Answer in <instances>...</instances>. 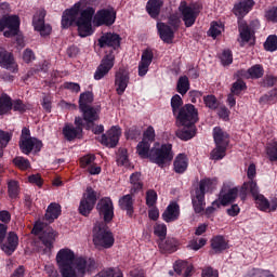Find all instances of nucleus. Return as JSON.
Instances as JSON below:
<instances>
[{"label": "nucleus", "mask_w": 277, "mask_h": 277, "mask_svg": "<svg viewBox=\"0 0 277 277\" xmlns=\"http://www.w3.org/2000/svg\"><path fill=\"white\" fill-rule=\"evenodd\" d=\"M254 198L255 205L260 211L264 213H273L277 209V198H273L271 201L263 195H258Z\"/></svg>", "instance_id": "21"}, {"label": "nucleus", "mask_w": 277, "mask_h": 277, "mask_svg": "<svg viewBox=\"0 0 277 277\" xmlns=\"http://www.w3.org/2000/svg\"><path fill=\"white\" fill-rule=\"evenodd\" d=\"M162 5V0H149L146 5L149 16H151V18H157L159 16V12H161Z\"/></svg>", "instance_id": "34"}, {"label": "nucleus", "mask_w": 277, "mask_h": 277, "mask_svg": "<svg viewBox=\"0 0 277 277\" xmlns=\"http://www.w3.org/2000/svg\"><path fill=\"white\" fill-rule=\"evenodd\" d=\"M174 171L177 174H183L185 170H187V166H189V161L187 160V156L185 154H180L174 160Z\"/></svg>", "instance_id": "35"}, {"label": "nucleus", "mask_w": 277, "mask_h": 277, "mask_svg": "<svg viewBox=\"0 0 277 277\" xmlns=\"http://www.w3.org/2000/svg\"><path fill=\"white\" fill-rule=\"evenodd\" d=\"M53 103V97H51V95H44L43 96V102H42V107L45 111H48V114H51V105Z\"/></svg>", "instance_id": "62"}, {"label": "nucleus", "mask_w": 277, "mask_h": 277, "mask_svg": "<svg viewBox=\"0 0 277 277\" xmlns=\"http://www.w3.org/2000/svg\"><path fill=\"white\" fill-rule=\"evenodd\" d=\"M157 29L160 39L167 44H172V41L174 40V29H172L168 24L161 22L157 24Z\"/></svg>", "instance_id": "25"}, {"label": "nucleus", "mask_w": 277, "mask_h": 277, "mask_svg": "<svg viewBox=\"0 0 277 277\" xmlns=\"http://www.w3.org/2000/svg\"><path fill=\"white\" fill-rule=\"evenodd\" d=\"M97 42L101 49H105V47L109 49L94 72L95 81H101V79L106 77V75H109V70L114 68L116 62L114 51L120 47V36L118 34L106 32L101 36Z\"/></svg>", "instance_id": "3"}, {"label": "nucleus", "mask_w": 277, "mask_h": 277, "mask_svg": "<svg viewBox=\"0 0 277 277\" xmlns=\"http://www.w3.org/2000/svg\"><path fill=\"white\" fill-rule=\"evenodd\" d=\"M146 205L147 207H155L157 205V192L150 189L146 193Z\"/></svg>", "instance_id": "56"}, {"label": "nucleus", "mask_w": 277, "mask_h": 277, "mask_svg": "<svg viewBox=\"0 0 277 277\" xmlns=\"http://www.w3.org/2000/svg\"><path fill=\"white\" fill-rule=\"evenodd\" d=\"M211 248L214 254H220V252H224V250H228V241H226L224 236H215L211 240Z\"/></svg>", "instance_id": "33"}, {"label": "nucleus", "mask_w": 277, "mask_h": 277, "mask_svg": "<svg viewBox=\"0 0 277 277\" xmlns=\"http://www.w3.org/2000/svg\"><path fill=\"white\" fill-rule=\"evenodd\" d=\"M239 195V189L237 187L229 188L224 185L219 200L213 201V207H226V205H230V202H235V199Z\"/></svg>", "instance_id": "15"}, {"label": "nucleus", "mask_w": 277, "mask_h": 277, "mask_svg": "<svg viewBox=\"0 0 277 277\" xmlns=\"http://www.w3.org/2000/svg\"><path fill=\"white\" fill-rule=\"evenodd\" d=\"M172 159H174L172 144H156L149 151V160L151 163L159 166V168H163L167 163H170Z\"/></svg>", "instance_id": "7"}, {"label": "nucleus", "mask_w": 277, "mask_h": 277, "mask_svg": "<svg viewBox=\"0 0 277 277\" xmlns=\"http://www.w3.org/2000/svg\"><path fill=\"white\" fill-rule=\"evenodd\" d=\"M196 135V127L195 126H189L185 127L182 130L176 131V137L180 140H183L184 142H187V140H192Z\"/></svg>", "instance_id": "38"}, {"label": "nucleus", "mask_w": 277, "mask_h": 277, "mask_svg": "<svg viewBox=\"0 0 277 277\" xmlns=\"http://www.w3.org/2000/svg\"><path fill=\"white\" fill-rule=\"evenodd\" d=\"M143 142H148L149 144H153L155 142V128L153 126H149L143 133Z\"/></svg>", "instance_id": "54"}, {"label": "nucleus", "mask_w": 277, "mask_h": 277, "mask_svg": "<svg viewBox=\"0 0 277 277\" xmlns=\"http://www.w3.org/2000/svg\"><path fill=\"white\" fill-rule=\"evenodd\" d=\"M203 102L209 109H217V98H215V95L205 96Z\"/></svg>", "instance_id": "57"}, {"label": "nucleus", "mask_w": 277, "mask_h": 277, "mask_svg": "<svg viewBox=\"0 0 277 277\" xmlns=\"http://www.w3.org/2000/svg\"><path fill=\"white\" fill-rule=\"evenodd\" d=\"M55 237H57V233L53 229H48L42 233L39 237L38 242V252H42V254H51V250H53V243H55Z\"/></svg>", "instance_id": "13"}, {"label": "nucleus", "mask_w": 277, "mask_h": 277, "mask_svg": "<svg viewBox=\"0 0 277 277\" xmlns=\"http://www.w3.org/2000/svg\"><path fill=\"white\" fill-rule=\"evenodd\" d=\"M266 155L269 161H277V142L274 141L266 146Z\"/></svg>", "instance_id": "50"}, {"label": "nucleus", "mask_w": 277, "mask_h": 277, "mask_svg": "<svg viewBox=\"0 0 277 277\" xmlns=\"http://www.w3.org/2000/svg\"><path fill=\"white\" fill-rule=\"evenodd\" d=\"M217 186V179H203L199 183V187L192 194V202L195 213H202L207 202L205 201V194L213 192Z\"/></svg>", "instance_id": "4"}, {"label": "nucleus", "mask_w": 277, "mask_h": 277, "mask_svg": "<svg viewBox=\"0 0 277 277\" xmlns=\"http://www.w3.org/2000/svg\"><path fill=\"white\" fill-rule=\"evenodd\" d=\"M248 194L252 195L253 198L255 196L260 195L259 193V185L256 184V181L249 180L248 182H245L240 188V197L242 200H246V196Z\"/></svg>", "instance_id": "28"}, {"label": "nucleus", "mask_w": 277, "mask_h": 277, "mask_svg": "<svg viewBox=\"0 0 277 277\" xmlns=\"http://www.w3.org/2000/svg\"><path fill=\"white\" fill-rule=\"evenodd\" d=\"M0 66L10 72H18V63H16L14 54L4 48H0Z\"/></svg>", "instance_id": "16"}, {"label": "nucleus", "mask_w": 277, "mask_h": 277, "mask_svg": "<svg viewBox=\"0 0 277 277\" xmlns=\"http://www.w3.org/2000/svg\"><path fill=\"white\" fill-rule=\"evenodd\" d=\"M226 148L227 146L216 145V147L210 154V159L214 161H220V159H224V157H226Z\"/></svg>", "instance_id": "44"}, {"label": "nucleus", "mask_w": 277, "mask_h": 277, "mask_svg": "<svg viewBox=\"0 0 277 277\" xmlns=\"http://www.w3.org/2000/svg\"><path fill=\"white\" fill-rule=\"evenodd\" d=\"M242 90H246V83L241 80H238L232 87V94H241Z\"/></svg>", "instance_id": "60"}, {"label": "nucleus", "mask_w": 277, "mask_h": 277, "mask_svg": "<svg viewBox=\"0 0 277 277\" xmlns=\"http://www.w3.org/2000/svg\"><path fill=\"white\" fill-rule=\"evenodd\" d=\"M220 60L223 66H230L233 64V53L229 50H224Z\"/></svg>", "instance_id": "53"}, {"label": "nucleus", "mask_w": 277, "mask_h": 277, "mask_svg": "<svg viewBox=\"0 0 277 277\" xmlns=\"http://www.w3.org/2000/svg\"><path fill=\"white\" fill-rule=\"evenodd\" d=\"M93 243L97 250H109L114 248L116 238L114 233L109 229L104 222L97 223L93 228Z\"/></svg>", "instance_id": "5"}, {"label": "nucleus", "mask_w": 277, "mask_h": 277, "mask_svg": "<svg viewBox=\"0 0 277 277\" xmlns=\"http://www.w3.org/2000/svg\"><path fill=\"white\" fill-rule=\"evenodd\" d=\"M96 0H80L70 9L63 12L62 27L68 29L71 25L78 27V36L80 38H88L94 34L92 28V18H94L95 10L90 5H94Z\"/></svg>", "instance_id": "1"}, {"label": "nucleus", "mask_w": 277, "mask_h": 277, "mask_svg": "<svg viewBox=\"0 0 277 277\" xmlns=\"http://www.w3.org/2000/svg\"><path fill=\"white\" fill-rule=\"evenodd\" d=\"M189 91V78L187 76L180 77L177 81V92L182 95Z\"/></svg>", "instance_id": "47"}, {"label": "nucleus", "mask_w": 277, "mask_h": 277, "mask_svg": "<svg viewBox=\"0 0 277 277\" xmlns=\"http://www.w3.org/2000/svg\"><path fill=\"white\" fill-rule=\"evenodd\" d=\"M158 246L163 254H172V252H176V239L174 238H162L158 240Z\"/></svg>", "instance_id": "31"}, {"label": "nucleus", "mask_w": 277, "mask_h": 277, "mask_svg": "<svg viewBox=\"0 0 277 277\" xmlns=\"http://www.w3.org/2000/svg\"><path fill=\"white\" fill-rule=\"evenodd\" d=\"M154 235L159 238V241L166 239V235H168V226L163 223H156L154 225Z\"/></svg>", "instance_id": "46"}, {"label": "nucleus", "mask_w": 277, "mask_h": 277, "mask_svg": "<svg viewBox=\"0 0 277 277\" xmlns=\"http://www.w3.org/2000/svg\"><path fill=\"white\" fill-rule=\"evenodd\" d=\"M116 23V11L113 8L102 9L93 16L94 27H111Z\"/></svg>", "instance_id": "10"}, {"label": "nucleus", "mask_w": 277, "mask_h": 277, "mask_svg": "<svg viewBox=\"0 0 277 277\" xmlns=\"http://www.w3.org/2000/svg\"><path fill=\"white\" fill-rule=\"evenodd\" d=\"M179 215H181V208L179 207V203L171 202L162 213V220L168 223L176 222V220H179Z\"/></svg>", "instance_id": "26"}, {"label": "nucleus", "mask_w": 277, "mask_h": 277, "mask_svg": "<svg viewBox=\"0 0 277 277\" xmlns=\"http://www.w3.org/2000/svg\"><path fill=\"white\" fill-rule=\"evenodd\" d=\"M136 153L142 159H150V143L147 141L140 142L136 146Z\"/></svg>", "instance_id": "41"}, {"label": "nucleus", "mask_w": 277, "mask_h": 277, "mask_svg": "<svg viewBox=\"0 0 277 277\" xmlns=\"http://www.w3.org/2000/svg\"><path fill=\"white\" fill-rule=\"evenodd\" d=\"M135 199H133V194L124 195L119 199V207L122 211L127 212L129 217H133L134 208L133 205Z\"/></svg>", "instance_id": "29"}, {"label": "nucleus", "mask_w": 277, "mask_h": 277, "mask_svg": "<svg viewBox=\"0 0 277 277\" xmlns=\"http://www.w3.org/2000/svg\"><path fill=\"white\" fill-rule=\"evenodd\" d=\"M130 183L132 185L131 187V194H135L144 187V183H142V173L135 172L132 173L130 176Z\"/></svg>", "instance_id": "40"}, {"label": "nucleus", "mask_w": 277, "mask_h": 277, "mask_svg": "<svg viewBox=\"0 0 277 277\" xmlns=\"http://www.w3.org/2000/svg\"><path fill=\"white\" fill-rule=\"evenodd\" d=\"M47 16V11L44 9H39L32 17V27L35 31H39L40 36H50L52 28L51 25L44 24V17Z\"/></svg>", "instance_id": "14"}, {"label": "nucleus", "mask_w": 277, "mask_h": 277, "mask_svg": "<svg viewBox=\"0 0 277 277\" xmlns=\"http://www.w3.org/2000/svg\"><path fill=\"white\" fill-rule=\"evenodd\" d=\"M63 88L65 90H69L70 92H76V93L81 92V85H79V83L77 82H65L63 84Z\"/></svg>", "instance_id": "61"}, {"label": "nucleus", "mask_w": 277, "mask_h": 277, "mask_svg": "<svg viewBox=\"0 0 277 277\" xmlns=\"http://www.w3.org/2000/svg\"><path fill=\"white\" fill-rule=\"evenodd\" d=\"M94 205H96V193L92 188H88L80 201L79 211L81 215H90Z\"/></svg>", "instance_id": "17"}, {"label": "nucleus", "mask_w": 277, "mask_h": 277, "mask_svg": "<svg viewBox=\"0 0 277 277\" xmlns=\"http://www.w3.org/2000/svg\"><path fill=\"white\" fill-rule=\"evenodd\" d=\"M180 12L182 13L185 26L192 27L200 14V6L198 4L187 5V2H181Z\"/></svg>", "instance_id": "12"}, {"label": "nucleus", "mask_w": 277, "mask_h": 277, "mask_svg": "<svg viewBox=\"0 0 277 277\" xmlns=\"http://www.w3.org/2000/svg\"><path fill=\"white\" fill-rule=\"evenodd\" d=\"M252 8H254V0H240L234 6V14L238 16V18H243Z\"/></svg>", "instance_id": "27"}, {"label": "nucleus", "mask_w": 277, "mask_h": 277, "mask_svg": "<svg viewBox=\"0 0 277 277\" xmlns=\"http://www.w3.org/2000/svg\"><path fill=\"white\" fill-rule=\"evenodd\" d=\"M183 105V98H181V95L175 94L171 98V107L174 115H176L179 111H181V107Z\"/></svg>", "instance_id": "51"}, {"label": "nucleus", "mask_w": 277, "mask_h": 277, "mask_svg": "<svg viewBox=\"0 0 277 277\" xmlns=\"http://www.w3.org/2000/svg\"><path fill=\"white\" fill-rule=\"evenodd\" d=\"M94 161H96V156L88 154L80 158V168L87 170V172H89L91 175H96L101 172V167L94 163Z\"/></svg>", "instance_id": "22"}, {"label": "nucleus", "mask_w": 277, "mask_h": 277, "mask_svg": "<svg viewBox=\"0 0 277 277\" xmlns=\"http://www.w3.org/2000/svg\"><path fill=\"white\" fill-rule=\"evenodd\" d=\"M8 189H9L10 198H18V194L21 192V189L18 187V182L10 181L8 184Z\"/></svg>", "instance_id": "52"}, {"label": "nucleus", "mask_w": 277, "mask_h": 277, "mask_svg": "<svg viewBox=\"0 0 277 277\" xmlns=\"http://www.w3.org/2000/svg\"><path fill=\"white\" fill-rule=\"evenodd\" d=\"M2 250L5 254H12L18 248V236L11 232L6 237V242L2 245Z\"/></svg>", "instance_id": "30"}, {"label": "nucleus", "mask_w": 277, "mask_h": 277, "mask_svg": "<svg viewBox=\"0 0 277 277\" xmlns=\"http://www.w3.org/2000/svg\"><path fill=\"white\" fill-rule=\"evenodd\" d=\"M174 271L177 274H183L184 277H189L192 276V272H194V266H192V264L185 261H180V262H176L174 266Z\"/></svg>", "instance_id": "37"}, {"label": "nucleus", "mask_w": 277, "mask_h": 277, "mask_svg": "<svg viewBox=\"0 0 277 277\" xmlns=\"http://www.w3.org/2000/svg\"><path fill=\"white\" fill-rule=\"evenodd\" d=\"M92 103H94V93L87 91L80 94L79 109L83 116V120L87 121L88 124H92V122L98 120V110L92 107Z\"/></svg>", "instance_id": "6"}, {"label": "nucleus", "mask_w": 277, "mask_h": 277, "mask_svg": "<svg viewBox=\"0 0 277 277\" xmlns=\"http://www.w3.org/2000/svg\"><path fill=\"white\" fill-rule=\"evenodd\" d=\"M56 263L62 277H83L88 269V261L83 258H75V252L68 248L57 252Z\"/></svg>", "instance_id": "2"}, {"label": "nucleus", "mask_w": 277, "mask_h": 277, "mask_svg": "<svg viewBox=\"0 0 277 277\" xmlns=\"http://www.w3.org/2000/svg\"><path fill=\"white\" fill-rule=\"evenodd\" d=\"M21 27V18L17 15L4 16L0 19V31H4L5 38H12L18 34Z\"/></svg>", "instance_id": "11"}, {"label": "nucleus", "mask_w": 277, "mask_h": 277, "mask_svg": "<svg viewBox=\"0 0 277 277\" xmlns=\"http://www.w3.org/2000/svg\"><path fill=\"white\" fill-rule=\"evenodd\" d=\"M217 271L213 269L212 267H208L202 271V277H217Z\"/></svg>", "instance_id": "64"}, {"label": "nucleus", "mask_w": 277, "mask_h": 277, "mask_svg": "<svg viewBox=\"0 0 277 277\" xmlns=\"http://www.w3.org/2000/svg\"><path fill=\"white\" fill-rule=\"evenodd\" d=\"M13 163L16 168H18V170H29V168H31V163L29 162L28 159L17 156L13 159Z\"/></svg>", "instance_id": "48"}, {"label": "nucleus", "mask_w": 277, "mask_h": 277, "mask_svg": "<svg viewBox=\"0 0 277 277\" xmlns=\"http://www.w3.org/2000/svg\"><path fill=\"white\" fill-rule=\"evenodd\" d=\"M265 18L271 23H277V6H272L265 13Z\"/></svg>", "instance_id": "59"}, {"label": "nucleus", "mask_w": 277, "mask_h": 277, "mask_svg": "<svg viewBox=\"0 0 277 277\" xmlns=\"http://www.w3.org/2000/svg\"><path fill=\"white\" fill-rule=\"evenodd\" d=\"M239 34L242 42H250L254 36V31H252L246 22H239Z\"/></svg>", "instance_id": "39"}, {"label": "nucleus", "mask_w": 277, "mask_h": 277, "mask_svg": "<svg viewBox=\"0 0 277 277\" xmlns=\"http://www.w3.org/2000/svg\"><path fill=\"white\" fill-rule=\"evenodd\" d=\"M12 109V98L6 94L0 96V116L8 114Z\"/></svg>", "instance_id": "43"}, {"label": "nucleus", "mask_w": 277, "mask_h": 277, "mask_svg": "<svg viewBox=\"0 0 277 277\" xmlns=\"http://www.w3.org/2000/svg\"><path fill=\"white\" fill-rule=\"evenodd\" d=\"M120 135H122V130L118 127H113L106 134L102 135L101 143L108 148H116L120 141Z\"/></svg>", "instance_id": "19"}, {"label": "nucleus", "mask_w": 277, "mask_h": 277, "mask_svg": "<svg viewBox=\"0 0 277 277\" xmlns=\"http://www.w3.org/2000/svg\"><path fill=\"white\" fill-rule=\"evenodd\" d=\"M263 74H264L263 66L254 65L248 69L247 78L248 79H261V77H263Z\"/></svg>", "instance_id": "45"}, {"label": "nucleus", "mask_w": 277, "mask_h": 277, "mask_svg": "<svg viewBox=\"0 0 277 277\" xmlns=\"http://www.w3.org/2000/svg\"><path fill=\"white\" fill-rule=\"evenodd\" d=\"M177 120L182 127H194L198 122V109L192 104L184 105L177 113Z\"/></svg>", "instance_id": "9"}, {"label": "nucleus", "mask_w": 277, "mask_h": 277, "mask_svg": "<svg viewBox=\"0 0 277 277\" xmlns=\"http://www.w3.org/2000/svg\"><path fill=\"white\" fill-rule=\"evenodd\" d=\"M83 118L76 117L75 124L76 128L72 124H66L63 129V135L66 137L69 142L71 140H75V137H79L81 133L83 132Z\"/></svg>", "instance_id": "20"}, {"label": "nucleus", "mask_w": 277, "mask_h": 277, "mask_svg": "<svg viewBox=\"0 0 277 277\" xmlns=\"http://www.w3.org/2000/svg\"><path fill=\"white\" fill-rule=\"evenodd\" d=\"M60 215H62V206H60L57 202L50 203L45 212L47 222H50L51 224L55 222Z\"/></svg>", "instance_id": "32"}, {"label": "nucleus", "mask_w": 277, "mask_h": 277, "mask_svg": "<svg viewBox=\"0 0 277 277\" xmlns=\"http://www.w3.org/2000/svg\"><path fill=\"white\" fill-rule=\"evenodd\" d=\"M153 57H155V55L151 50H145L142 53L141 62L138 63V77H146L148 68L150 64H153Z\"/></svg>", "instance_id": "24"}, {"label": "nucleus", "mask_w": 277, "mask_h": 277, "mask_svg": "<svg viewBox=\"0 0 277 277\" xmlns=\"http://www.w3.org/2000/svg\"><path fill=\"white\" fill-rule=\"evenodd\" d=\"M95 277H122L120 269H107L100 272Z\"/></svg>", "instance_id": "55"}, {"label": "nucleus", "mask_w": 277, "mask_h": 277, "mask_svg": "<svg viewBox=\"0 0 277 277\" xmlns=\"http://www.w3.org/2000/svg\"><path fill=\"white\" fill-rule=\"evenodd\" d=\"M97 210L102 217H104L105 224H109L114 220V202L110 198H104L98 201Z\"/></svg>", "instance_id": "18"}, {"label": "nucleus", "mask_w": 277, "mask_h": 277, "mask_svg": "<svg viewBox=\"0 0 277 277\" xmlns=\"http://www.w3.org/2000/svg\"><path fill=\"white\" fill-rule=\"evenodd\" d=\"M213 137L216 146H228V133L224 132L222 128H214Z\"/></svg>", "instance_id": "36"}, {"label": "nucleus", "mask_w": 277, "mask_h": 277, "mask_svg": "<svg viewBox=\"0 0 277 277\" xmlns=\"http://www.w3.org/2000/svg\"><path fill=\"white\" fill-rule=\"evenodd\" d=\"M36 60V54H34V51L30 49H26L23 53V61L26 64H29L30 62H34Z\"/></svg>", "instance_id": "63"}, {"label": "nucleus", "mask_w": 277, "mask_h": 277, "mask_svg": "<svg viewBox=\"0 0 277 277\" xmlns=\"http://www.w3.org/2000/svg\"><path fill=\"white\" fill-rule=\"evenodd\" d=\"M264 49L265 51H269L271 53H274V51H277V36L271 35L267 37L266 41L264 42Z\"/></svg>", "instance_id": "49"}, {"label": "nucleus", "mask_w": 277, "mask_h": 277, "mask_svg": "<svg viewBox=\"0 0 277 277\" xmlns=\"http://www.w3.org/2000/svg\"><path fill=\"white\" fill-rule=\"evenodd\" d=\"M203 246H207V239L200 238L199 240H192L188 245V248H190V250L198 251L200 248H203Z\"/></svg>", "instance_id": "58"}, {"label": "nucleus", "mask_w": 277, "mask_h": 277, "mask_svg": "<svg viewBox=\"0 0 277 277\" xmlns=\"http://www.w3.org/2000/svg\"><path fill=\"white\" fill-rule=\"evenodd\" d=\"M115 85H116L117 94L119 95L124 94V90H127V87L129 85V70L124 68H120L116 72Z\"/></svg>", "instance_id": "23"}, {"label": "nucleus", "mask_w": 277, "mask_h": 277, "mask_svg": "<svg viewBox=\"0 0 277 277\" xmlns=\"http://www.w3.org/2000/svg\"><path fill=\"white\" fill-rule=\"evenodd\" d=\"M29 129L24 128L22 130V137L19 142V148L22 153H24V155H29L31 150H35V153H40L42 149V141L36 137H29Z\"/></svg>", "instance_id": "8"}, {"label": "nucleus", "mask_w": 277, "mask_h": 277, "mask_svg": "<svg viewBox=\"0 0 277 277\" xmlns=\"http://www.w3.org/2000/svg\"><path fill=\"white\" fill-rule=\"evenodd\" d=\"M222 31H224V24H222V22H212L208 30V36L216 39L217 36L222 35Z\"/></svg>", "instance_id": "42"}]
</instances>
